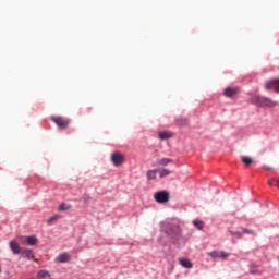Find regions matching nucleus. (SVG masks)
<instances>
[{
  "label": "nucleus",
  "mask_w": 279,
  "mask_h": 279,
  "mask_svg": "<svg viewBox=\"0 0 279 279\" xmlns=\"http://www.w3.org/2000/svg\"><path fill=\"white\" fill-rule=\"evenodd\" d=\"M253 101L256 104V106H259V108H276V106H278V101L265 96H255Z\"/></svg>",
  "instance_id": "nucleus-1"
},
{
  "label": "nucleus",
  "mask_w": 279,
  "mask_h": 279,
  "mask_svg": "<svg viewBox=\"0 0 279 279\" xmlns=\"http://www.w3.org/2000/svg\"><path fill=\"white\" fill-rule=\"evenodd\" d=\"M154 199L157 204H167L169 202V192L159 191L154 194Z\"/></svg>",
  "instance_id": "nucleus-2"
},
{
  "label": "nucleus",
  "mask_w": 279,
  "mask_h": 279,
  "mask_svg": "<svg viewBox=\"0 0 279 279\" xmlns=\"http://www.w3.org/2000/svg\"><path fill=\"white\" fill-rule=\"evenodd\" d=\"M52 121L60 130H66V128H69V123H71L69 119L63 117H52Z\"/></svg>",
  "instance_id": "nucleus-3"
},
{
  "label": "nucleus",
  "mask_w": 279,
  "mask_h": 279,
  "mask_svg": "<svg viewBox=\"0 0 279 279\" xmlns=\"http://www.w3.org/2000/svg\"><path fill=\"white\" fill-rule=\"evenodd\" d=\"M123 160H125V158L123 157V154H121L120 151H116L111 155V162H113L114 167L123 165Z\"/></svg>",
  "instance_id": "nucleus-4"
},
{
  "label": "nucleus",
  "mask_w": 279,
  "mask_h": 279,
  "mask_svg": "<svg viewBox=\"0 0 279 279\" xmlns=\"http://www.w3.org/2000/svg\"><path fill=\"white\" fill-rule=\"evenodd\" d=\"M266 90H276V93H279V80H270L267 81L265 84Z\"/></svg>",
  "instance_id": "nucleus-5"
},
{
  "label": "nucleus",
  "mask_w": 279,
  "mask_h": 279,
  "mask_svg": "<svg viewBox=\"0 0 279 279\" xmlns=\"http://www.w3.org/2000/svg\"><path fill=\"white\" fill-rule=\"evenodd\" d=\"M208 256H210V258H228L230 254L225 251H211L208 253Z\"/></svg>",
  "instance_id": "nucleus-6"
},
{
  "label": "nucleus",
  "mask_w": 279,
  "mask_h": 279,
  "mask_svg": "<svg viewBox=\"0 0 279 279\" xmlns=\"http://www.w3.org/2000/svg\"><path fill=\"white\" fill-rule=\"evenodd\" d=\"M239 93L238 87H227L223 92L225 97H234Z\"/></svg>",
  "instance_id": "nucleus-7"
},
{
  "label": "nucleus",
  "mask_w": 279,
  "mask_h": 279,
  "mask_svg": "<svg viewBox=\"0 0 279 279\" xmlns=\"http://www.w3.org/2000/svg\"><path fill=\"white\" fill-rule=\"evenodd\" d=\"M158 138L160 141H169V138H173V133H171L169 131L159 132Z\"/></svg>",
  "instance_id": "nucleus-8"
},
{
  "label": "nucleus",
  "mask_w": 279,
  "mask_h": 279,
  "mask_svg": "<svg viewBox=\"0 0 279 279\" xmlns=\"http://www.w3.org/2000/svg\"><path fill=\"white\" fill-rule=\"evenodd\" d=\"M56 260H57V263H69V260H71V255H69V253L64 252V253L60 254Z\"/></svg>",
  "instance_id": "nucleus-9"
},
{
  "label": "nucleus",
  "mask_w": 279,
  "mask_h": 279,
  "mask_svg": "<svg viewBox=\"0 0 279 279\" xmlns=\"http://www.w3.org/2000/svg\"><path fill=\"white\" fill-rule=\"evenodd\" d=\"M179 263H180V266L184 267L185 269H193V263H191L189 258H180Z\"/></svg>",
  "instance_id": "nucleus-10"
},
{
  "label": "nucleus",
  "mask_w": 279,
  "mask_h": 279,
  "mask_svg": "<svg viewBox=\"0 0 279 279\" xmlns=\"http://www.w3.org/2000/svg\"><path fill=\"white\" fill-rule=\"evenodd\" d=\"M146 178L148 182H150V180H156V178H158V169L148 170L146 172Z\"/></svg>",
  "instance_id": "nucleus-11"
},
{
  "label": "nucleus",
  "mask_w": 279,
  "mask_h": 279,
  "mask_svg": "<svg viewBox=\"0 0 279 279\" xmlns=\"http://www.w3.org/2000/svg\"><path fill=\"white\" fill-rule=\"evenodd\" d=\"M24 243H27V245L34 246L38 244V238L36 235H29L26 238Z\"/></svg>",
  "instance_id": "nucleus-12"
},
{
  "label": "nucleus",
  "mask_w": 279,
  "mask_h": 279,
  "mask_svg": "<svg viewBox=\"0 0 279 279\" xmlns=\"http://www.w3.org/2000/svg\"><path fill=\"white\" fill-rule=\"evenodd\" d=\"M9 245L13 254H21V246L19 245V243L11 241Z\"/></svg>",
  "instance_id": "nucleus-13"
},
{
  "label": "nucleus",
  "mask_w": 279,
  "mask_h": 279,
  "mask_svg": "<svg viewBox=\"0 0 279 279\" xmlns=\"http://www.w3.org/2000/svg\"><path fill=\"white\" fill-rule=\"evenodd\" d=\"M173 162V159L170 158H162L157 160L158 167H167V165H171Z\"/></svg>",
  "instance_id": "nucleus-14"
},
{
  "label": "nucleus",
  "mask_w": 279,
  "mask_h": 279,
  "mask_svg": "<svg viewBox=\"0 0 279 279\" xmlns=\"http://www.w3.org/2000/svg\"><path fill=\"white\" fill-rule=\"evenodd\" d=\"M157 173L159 174V178H167V175H171V171L165 168L157 169Z\"/></svg>",
  "instance_id": "nucleus-15"
},
{
  "label": "nucleus",
  "mask_w": 279,
  "mask_h": 279,
  "mask_svg": "<svg viewBox=\"0 0 279 279\" xmlns=\"http://www.w3.org/2000/svg\"><path fill=\"white\" fill-rule=\"evenodd\" d=\"M37 278H39V279L51 278V274H49V271H47V270H40L37 274Z\"/></svg>",
  "instance_id": "nucleus-16"
},
{
  "label": "nucleus",
  "mask_w": 279,
  "mask_h": 279,
  "mask_svg": "<svg viewBox=\"0 0 279 279\" xmlns=\"http://www.w3.org/2000/svg\"><path fill=\"white\" fill-rule=\"evenodd\" d=\"M58 210H59L60 213H64L65 210H71V205H66V204L62 203V204L59 206Z\"/></svg>",
  "instance_id": "nucleus-17"
},
{
  "label": "nucleus",
  "mask_w": 279,
  "mask_h": 279,
  "mask_svg": "<svg viewBox=\"0 0 279 279\" xmlns=\"http://www.w3.org/2000/svg\"><path fill=\"white\" fill-rule=\"evenodd\" d=\"M58 219H60V215H54L47 220V223L51 226V223H53V221H58Z\"/></svg>",
  "instance_id": "nucleus-18"
},
{
  "label": "nucleus",
  "mask_w": 279,
  "mask_h": 279,
  "mask_svg": "<svg viewBox=\"0 0 279 279\" xmlns=\"http://www.w3.org/2000/svg\"><path fill=\"white\" fill-rule=\"evenodd\" d=\"M23 254L26 258H34V251L32 250H26L23 252Z\"/></svg>",
  "instance_id": "nucleus-19"
},
{
  "label": "nucleus",
  "mask_w": 279,
  "mask_h": 279,
  "mask_svg": "<svg viewBox=\"0 0 279 279\" xmlns=\"http://www.w3.org/2000/svg\"><path fill=\"white\" fill-rule=\"evenodd\" d=\"M193 223L197 230H204V222L195 220Z\"/></svg>",
  "instance_id": "nucleus-20"
},
{
  "label": "nucleus",
  "mask_w": 279,
  "mask_h": 279,
  "mask_svg": "<svg viewBox=\"0 0 279 279\" xmlns=\"http://www.w3.org/2000/svg\"><path fill=\"white\" fill-rule=\"evenodd\" d=\"M242 162L246 166L252 165V159L247 156L242 157Z\"/></svg>",
  "instance_id": "nucleus-21"
},
{
  "label": "nucleus",
  "mask_w": 279,
  "mask_h": 279,
  "mask_svg": "<svg viewBox=\"0 0 279 279\" xmlns=\"http://www.w3.org/2000/svg\"><path fill=\"white\" fill-rule=\"evenodd\" d=\"M268 184H270V186H279V179H270Z\"/></svg>",
  "instance_id": "nucleus-22"
},
{
  "label": "nucleus",
  "mask_w": 279,
  "mask_h": 279,
  "mask_svg": "<svg viewBox=\"0 0 279 279\" xmlns=\"http://www.w3.org/2000/svg\"><path fill=\"white\" fill-rule=\"evenodd\" d=\"M242 232L244 234H252L253 236L256 235V232L254 230H250V229H242Z\"/></svg>",
  "instance_id": "nucleus-23"
},
{
  "label": "nucleus",
  "mask_w": 279,
  "mask_h": 279,
  "mask_svg": "<svg viewBox=\"0 0 279 279\" xmlns=\"http://www.w3.org/2000/svg\"><path fill=\"white\" fill-rule=\"evenodd\" d=\"M229 234H231V236H238V239H241V232L239 231H229Z\"/></svg>",
  "instance_id": "nucleus-24"
},
{
  "label": "nucleus",
  "mask_w": 279,
  "mask_h": 279,
  "mask_svg": "<svg viewBox=\"0 0 279 279\" xmlns=\"http://www.w3.org/2000/svg\"><path fill=\"white\" fill-rule=\"evenodd\" d=\"M251 274H258V270H256L255 268H251Z\"/></svg>",
  "instance_id": "nucleus-25"
},
{
  "label": "nucleus",
  "mask_w": 279,
  "mask_h": 279,
  "mask_svg": "<svg viewBox=\"0 0 279 279\" xmlns=\"http://www.w3.org/2000/svg\"><path fill=\"white\" fill-rule=\"evenodd\" d=\"M1 271H2V268H1V265H0V274H1Z\"/></svg>",
  "instance_id": "nucleus-26"
}]
</instances>
